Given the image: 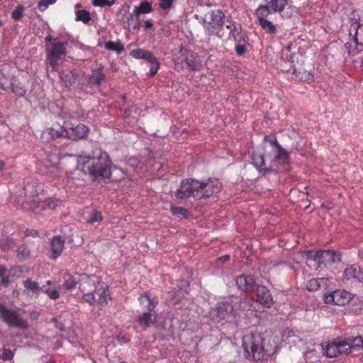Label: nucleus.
<instances>
[{"mask_svg": "<svg viewBox=\"0 0 363 363\" xmlns=\"http://www.w3.org/2000/svg\"><path fill=\"white\" fill-rule=\"evenodd\" d=\"M52 39V37L51 35H48L46 38H45V40L46 41H50Z\"/></svg>", "mask_w": 363, "mask_h": 363, "instance_id": "obj_63", "label": "nucleus"}, {"mask_svg": "<svg viewBox=\"0 0 363 363\" xmlns=\"http://www.w3.org/2000/svg\"><path fill=\"white\" fill-rule=\"evenodd\" d=\"M96 294L99 295L98 303L101 306L106 305L111 299L108 288L101 287L96 291Z\"/></svg>", "mask_w": 363, "mask_h": 363, "instance_id": "obj_30", "label": "nucleus"}, {"mask_svg": "<svg viewBox=\"0 0 363 363\" xmlns=\"http://www.w3.org/2000/svg\"><path fill=\"white\" fill-rule=\"evenodd\" d=\"M270 13H269L267 8L257 9L255 10V16L261 28L266 32L274 34L277 33V26L267 19Z\"/></svg>", "mask_w": 363, "mask_h": 363, "instance_id": "obj_12", "label": "nucleus"}, {"mask_svg": "<svg viewBox=\"0 0 363 363\" xmlns=\"http://www.w3.org/2000/svg\"><path fill=\"white\" fill-rule=\"evenodd\" d=\"M152 10L151 4L147 1H143L138 6L135 7L133 11L135 14L140 16L143 13H149Z\"/></svg>", "mask_w": 363, "mask_h": 363, "instance_id": "obj_32", "label": "nucleus"}, {"mask_svg": "<svg viewBox=\"0 0 363 363\" xmlns=\"http://www.w3.org/2000/svg\"><path fill=\"white\" fill-rule=\"evenodd\" d=\"M265 3L257 9H267L269 13H281L288 5V0H263Z\"/></svg>", "mask_w": 363, "mask_h": 363, "instance_id": "obj_16", "label": "nucleus"}, {"mask_svg": "<svg viewBox=\"0 0 363 363\" xmlns=\"http://www.w3.org/2000/svg\"><path fill=\"white\" fill-rule=\"evenodd\" d=\"M23 9L22 7L17 8L12 12V18L14 20L21 19L23 16Z\"/></svg>", "mask_w": 363, "mask_h": 363, "instance_id": "obj_53", "label": "nucleus"}, {"mask_svg": "<svg viewBox=\"0 0 363 363\" xmlns=\"http://www.w3.org/2000/svg\"><path fill=\"white\" fill-rule=\"evenodd\" d=\"M34 187H35V183L28 184L26 186V191L31 194V189H33Z\"/></svg>", "mask_w": 363, "mask_h": 363, "instance_id": "obj_57", "label": "nucleus"}, {"mask_svg": "<svg viewBox=\"0 0 363 363\" xmlns=\"http://www.w3.org/2000/svg\"><path fill=\"white\" fill-rule=\"evenodd\" d=\"M30 255V251L26 248H23L20 250L18 253V256L19 258L24 259L27 258Z\"/></svg>", "mask_w": 363, "mask_h": 363, "instance_id": "obj_55", "label": "nucleus"}, {"mask_svg": "<svg viewBox=\"0 0 363 363\" xmlns=\"http://www.w3.org/2000/svg\"><path fill=\"white\" fill-rule=\"evenodd\" d=\"M77 167L94 180L108 179L111 175V162L101 150H94L91 155L78 156Z\"/></svg>", "mask_w": 363, "mask_h": 363, "instance_id": "obj_1", "label": "nucleus"}, {"mask_svg": "<svg viewBox=\"0 0 363 363\" xmlns=\"http://www.w3.org/2000/svg\"><path fill=\"white\" fill-rule=\"evenodd\" d=\"M264 140L267 141L272 146V150H275L277 146H279L280 145L277 142V140L275 137H264Z\"/></svg>", "mask_w": 363, "mask_h": 363, "instance_id": "obj_49", "label": "nucleus"}, {"mask_svg": "<svg viewBox=\"0 0 363 363\" xmlns=\"http://www.w3.org/2000/svg\"><path fill=\"white\" fill-rule=\"evenodd\" d=\"M147 61L150 63V74L153 76L157 72L160 67V63L153 55H152Z\"/></svg>", "mask_w": 363, "mask_h": 363, "instance_id": "obj_38", "label": "nucleus"}, {"mask_svg": "<svg viewBox=\"0 0 363 363\" xmlns=\"http://www.w3.org/2000/svg\"><path fill=\"white\" fill-rule=\"evenodd\" d=\"M0 318L10 327L26 329L28 322L22 318L16 310H12L0 304Z\"/></svg>", "mask_w": 363, "mask_h": 363, "instance_id": "obj_8", "label": "nucleus"}, {"mask_svg": "<svg viewBox=\"0 0 363 363\" xmlns=\"http://www.w3.org/2000/svg\"><path fill=\"white\" fill-rule=\"evenodd\" d=\"M144 26L146 28H150L152 27V23L150 20H146L144 22Z\"/></svg>", "mask_w": 363, "mask_h": 363, "instance_id": "obj_58", "label": "nucleus"}, {"mask_svg": "<svg viewBox=\"0 0 363 363\" xmlns=\"http://www.w3.org/2000/svg\"><path fill=\"white\" fill-rule=\"evenodd\" d=\"M350 41L345 44L349 55L355 56L363 50V23L355 21L349 30Z\"/></svg>", "mask_w": 363, "mask_h": 363, "instance_id": "obj_4", "label": "nucleus"}, {"mask_svg": "<svg viewBox=\"0 0 363 363\" xmlns=\"http://www.w3.org/2000/svg\"><path fill=\"white\" fill-rule=\"evenodd\" d=\"M301 80H308L312 77V74L309 72L303 70V72H298V75H296Z\"/></svg>", "mask_w": 363, "mask_h": 363, "instance_id": "obj_54", "label": "nucleus"}, {"mask_svg": "<svg viewBox=\"0 0 363 363\" xmlns=\"http://www.w3.org/2000/svg\"><path fill=\"white\" fill-rule=\"evenodd\" d=\"M77 283H79L74 277H71L67 279L63 286L66 289L71 290L76 287Z\"/></svg>", "mask_w": 363, "mask_h": 363, "instance_id": "obj_43", "label": "nucleus"}, {"mask_svg": "<svg viewBox=\"0 0 363 363\" xmlns=\"http://www.w3.org/2000/svg\"><path fill=\"white\" fill-rule=\"evenodd\" d=\"M275 154V158L279 163L284 164L287 162L289 159L288 152L281 145L273 150Z\"/></svg>", "mask_w": 363, "mask_h": 363, "instance_id": "obj_31", "label": "nucleus"}, {"mask_svg": "<svg viewBox=\"0 0 363 363\" xmlns=\"http://www.w3.org/2000/svg\"><path fill=\"white\" fill-rule=\"evenodd\" d=\"M130 55L135 59H144L147 60L152 55L151 52L144 50L143 49H136L130 52Z\"/></svg>", "mask_w": 363, "mask_h": 363, "instance_id": "obj_37", "label": "nucleus"}, {"mask_svg": "<svg viewBox=\"0 0 363 363\" xmlns=\"http://www.w3.org/2000/svg\"><path fill=\"white\" fill-rule=\"evenodd\" d=\"M346 348L344 340L337 339L324 346L323 351L327 357H335L339 354H346Z\"/></svg>", "mask_w": 363, "mask_h": 363, "instance_id": "obj_14", "label": "nucleus"}, {"mask_svg": "<svg viewBox=\"0 0 363 363\" xmlns=\"http://www.w3.org/2000/svg\"><path fill=\"white\" fill-rule=\"evenodd\" d=\"M182 284V288H180V290H184L185 292H187L188 283L186 281H181Z\"/></svg>", "mask_w": 363, "mask_h": 363, "instance_id": "obj_59", "label": "nucleus"}, {"mask_svg": "<svg viewBox=\"0 0 363 363\" xmlns=\"http://www.w3.org/2000/svg\"><path fill=\"white\" fill-rule=\"evenodd\" d=\"M171 211H172V213H174V214H181L184 216H186L187 214V210L184 208L172 206Z\"/></svg>", "mask_w": 363, "mask_h": 363, "instance_id": "obj_51", "label": "nucleus"}, {"mask_svg": "<svg viewBox=\"0 0 363 363\" xmlns=\"http://www.w3.org/2000/svg\"><path fill=\"white\" fill-rule=\"evenodd\" d=\"M45 294L52 300H56L60 297V292L56 289L45 291Z\"/></svg>", "mask_w": 363, "mask_h": 363, "instance_id": "obj_52", "label": "nucleus"}, {"mask_svg": "<svg viewBox=\"0 0 363 363\" xmlns=\"http://www.w3.org/2000/svg\"><path fill=\"white\" fill-rule=\"evenodd\" d=\"M35 189V192L32 193L31 198L26 202V204L29 206V209L35 212H40L47 209H55L61 204V201L56 199L48 198L45 200H40L38 198L39 191Z\"/></svg>", "mask_w": 363, "mask_h": 363, "instance_id": "obj_7", "label": "nucleus"}, {"mask_svg": "<svg viewBox=\"0 0 363 363\" xmlns=\"http://www.w3.org/2000/svg\"><path fill=\"white\" fill-rule=\"evenodd\" d=\"M67 43H54L47 49V60L54 70H58V61L65 54Z\"/></svg>", "mask_w": 363, "mask_h": 363, "instance_id": "obj_9", "label": "nucleus"}, {"mask_svg": "<svg viewBox=\"0 0 363 363\" xmlns=\"http://www.w3.org/2000/svg\"><path fill=\"white\" fill-rule=\"evenodd\" d=\"M238 43L235 45V51L238 55H241L245 53V38L242 36H240L238 38V40H236Z\"/></svg>", "mask_w": 363, "mask_h": 363, "instance_id": "obj_41", "label": "nucleus"}, {"mask_svg": "<svg viewBox=\"0 0 363 363\" xmlns=\"http://www.w3.org/2000/svg\"><path fill=\"white\" fill-rule=\"evenodd\" d=\"M174 0H159V6L162 10H167L170 9Z\"/></svg>", "mask_w": 363, "mask_h": 363, "instance_id": "obj_47", "label": "nucleus"}, {"mask_svg": "<svg viewBox=\"0 0 363 363\" xmlns=\"http://www.w3.org/2000/svg\"><path fill=\"white\" fill-rule=\"evenodd\" d=\"M60 79L64 82L65 86H68L73 84L76 79V74L72 72L69 71L67 73L62 72L60 74Z\"/></svg>", "mask_w": 363, "mask_h": 363, "instance_id": "obj_36", "label": "nucleus"}, {"mask_svg": "<svg viewBox=\"0 0 363 363\" xmlns=\"http://www.w3.org/2000/svg\"><path fill=\"white\" fill-rule=\"evenodd\" d=\"M224 14L220 9L213 10L205 14L201 23L208 35H218L224 24Z\"/></svg>", "mask_w": 363, "mask_h": 363, "instance_id": "obj_5", "label": "nucleus"}, {"mask_svg": "<svg viewBox=\"0 0 363 363\" xmlns=\"http://www.w3.org/2000/svg\"><path fill=\"white\" fill-rule=\"evenodd\" d=\"M157 315L154 310L147 311L142 313L138 318L140 325L144 328H147L152 325L156 320Z\"/></svg>", "mask_w": 363, "mask_h": 363, "instance_id": "obj_22", "label": "nucleus"}, {"mask_svg": "<svg viewBox=\"0 0 363 363\" xmlns=\"http://www.w3.org/2000/svg\"><path fill=\"white\" fill-rule=\"evenodd\" d=\"M56 0H40L38 2V8L40 11H45L50 4H55Z\"/></svg>", "mask_w": 363, "mask_h": 363, "instance_id": "obj_46", "label": "nucleus"}, {"mask_svg": "<svg viewBox=\"0 0 363 363\" xmlns=\"http://www.w3.org/2000/svg\"><path fill=\"white\" fill-rule=\"evenodd\" d=\"M97 278L95 276L81 274L79 279V289L82 292L96 291V282Z\"/></svg>", "mask_w": 363, "mask_h": 363, "instance_id": "obj_18", "label": "nucleus"}, {"mask_svg": "<svg viewBox=\"0 0 363 363\" xmlns=\"http://www.w3.org/2000/svg\"><path fill=\"white\" fill-rule=\"evenodd\" d=\"M230 259V256L226 255L223 257H220L218 259L221 262H225L228 261Z\"/></svg>", "mask_w": 363, "mask_h": 363, "instance_id": "obj_60", "label": "nucleus"}, {"mask_svg": "<svg viewBox=\"0 0 363 363\" xmlns=\"http://www.w3.org/2000/svg\"><path fill=\"white\" fill-rule=\"evenodd\" d=\"M52 284V281L48 280L46 282V284L45 285H43V286H40V291H43V293L45 294V291H49L50 289L48 288L49 286H50Z\"/></svg>", "mask_w": 363, "mask_h": 363, "instance_id": "obj_56", "label": "nucleus"}, {"mask_svg": "<svg viewBox=\"0 0 363 363\" xmlns=\"http://www.w3.org/2000/svg\"><path fill=\"white\" fill-rule=\"evenodd\" d=\"M242 347L248 359L264 360L274 354L277 345L272 337H262L258 333H247L242 337Z\"/></svg>", "mask_w": 363, "mask_h": 363, "instance_id": "obj_2", "label": "nucleus"}, {"mask_svg": "<svg viewBox=\"0 0 363 363\" xmlns=\"http://www.w3.org/2000/svg\"><path fill=\"white\" fill-rule=\"evenodd\" d=\"M140 305L143 306L147 311H152L155 308V303L147 294H143L139 298Z\"/></svg>", "mask_w": 363, "mask_h": 363, "instance_id": "obj_33", "label": "nucleus"}, {"mask_svg": "<svg viewBox=\"0 0 363 363\" xmlns=\"http://www.w3.org/2000/svg\"><path fill=\"white\" fill-rule=\"evenodd\" d=\"M116 3V0H93L92 4L95 6L104 7L106 6H112Z\"/></svg>", "mask_w": 363, "mask_h": 363, "instance_id": "obj_42", "label": "nucleus"}, {"mask_svg": "<svg viewBox=\"0 0 363 363\" xmlns=\"http://www.w3.org/2000/svg\"><path fill=\"white\" fill-rule=\"evenodd\" d=\"M235 283L241 291H251L255 287V281L252 277L240 275L235 279Z\"/></svg>", "mask_w": 363, "mask_h": 363, "instance_id": "obj_20", "label": "nucleus"}, {"mask_svg": "<svg viewBox=\"0 0 363 363\" xmlns=\"http://www.w3.org/2000/svg\"><path fill=\"white\" fill-rule=\"evenodd\" d=\"M91 20L90 13L86 10H80L76 13V21L88 23Z\"/></svg>", "mask_w": 363, "mask_h": 363, "instance_id": "obj_39", "label": "nucleus"}, {"mask_svg": "<svg viewBox=\"0 0 363 363\" xmlns=\"http://www.w3.org/2000/svg\"><path fill=\"white\" fill-rule=\"evenodd\" d=\"M10 281L9 276L7 274V269L0 265V284L7 286Z\"/></svg>", "mask_w": 363, "mask_h": 363, "instance_id": "obj_40", "label": "nucleus"}, {"mask_svg": "<svg viewBox=\"0 0 363 363\" xmlns=\"http://www.w3.org/2000/svg\"><path fill=\"white\" fill-rule=\"evenodd\" d=\"M67 138L72 140L84 138L89 132V128L84 124L74 125L69 121H65Z\"/></svg>", "mask_w": 363, "mask_h": 363, "instance_id": "obj_13", "label": "nucleus"}, {"mask_svg": "<svg viewBox=\"0 0 363 363\" xmlns=\"http://www.w3.org/2000/svg\"><path fill=\"white\" fill-rule=\"evenodd\" d=\"M83 293V299L89 304H93L96 301V298L92 291H86Z\"/></svg>", "mask_w": 363, "mask_h": 363, "instance_id": "obj_45", "label": "nucleus"}, {"mask_svg": "<svg viewBox=\"0 0 363 363\" xmlns=\"http://www.w3.org/2000/svg\"><path fill=\"white\" fill-rule=\"evenodd\" d=\"M122 9L124 11H128V9H129V6L128 5H125L124 4L123 6H122Z\"/></svg>", "mask_w": 363, "mask_h": 363, "instance_id": "obj_62", "label": "nucleus"}, {"mask_svg": "<svg viewBox=\"0 0 363 363\" xmlns=\"http://www.w3.org/2000/svg\"><path fill=\"white\" fill-rule=\"evenodd\" d=\"M328 281L329 279L325 277L311 279L307 284V289L311 291H315L321 286H327Z\"/></svg>", "mask_w": 363, "mask_h": 363, "instance_id": "obj_26", "label": "nucleus"}, {"mask_svg": "<svg viewBox=\"0 0 363 363\" xmlns=\"http://www.w3.org/2000/svg\"><path fill=\"white\" fill-rule=\"evenodd\" d=\"M186 62L189 67H190L193 70H197L201 66L199 57L196 55H194L191 52H189L187 54L186 57Z\"/></svg>", "mask_w": 363, "mask_h": 363, "instance_id": "obj_29", "label": "nucleus"}, {"mask_svg": "<svg viewBox=\"0 0 363 363\" xmlns=\"http://www.w3.org/2000/svg\"><path fill=\"white\" fill-rule=\"evenodd\" d=\"M104 48L108 50H113L120 54L124 50L123 45L119 42L108 41L104 45Z\"/></svg>", "mask_w": 363, "mask_h": 363, "instance_id": "obj_35", "label": "nucleus"}, {"mask_svg": "<svg viewBox=\"0 0 363 363\" xmlns=\"http://www.w3.org/2000/svg\"><path fill=\"white\" fill-rule=\"evenodd\" d=\"M215 191V182L207 180L200 182L193 179L182 181L176 196L179 199H186L190 196L195 199L208 198Z\"/></svg>", "mask_w": 363, "mask_h": 363, "instance_id": "obj_3", "label": "nucleus"}, {"mask_svg": "<svg viewBox=\"0 0 363 363\" xmlns=\"http://www.w3.org/2000/svg\"><path fill=\"white\" fill-rule=\"evenodd\" d=\"M105 79V74L103 67H99L93 69L91 74L89 77V82L91 84L99 85Z\"/></svg>", "mask_w": 363, "mask_h": 363, "instance_id": "obj_24", "label": "nucleus"}, {"mask_svg": "<svg viewBox=\"0 0 363 363\" xmlns=\"http://www.w3.org/2000/svg\"><path fill=\"white\" fill-rule=\"evenodd\" d=\"M344 344L346 345V354L353 352H359L363 350V337L357 336L348 340H344Z\"/></svg>", "mask_w": 363, "mask_h": 363, "instance_id": "obj_21", "label": "nucleus"}, {"mask_svg": "<svg viewBox=\"0 0 363 363\" xmlns=\"http://www.w3.org/2000/svg\"><path fill=\"white\" fill-rule=\"evenodd\" d=\"M139 16L134 13V11L129 16L125 23V28L129 30L138 31L140 29Z\"/></svg>", "mask_w": 363, "mask_h": 363, "instance_id": "obj_25", "label": "nucleus"}, {"mask_svg": "<svg viewBox=\"0 0 363 363\" xmlns=\"http://www.w3.org/2000/svg\"><path fill=\"white\" fill-rule=\"evenodd\" d=\"M308 258L313 259L319 263H333L339 259V256L333 251L323 250L315 252H309Z\"/></svg>", "mask_w": 363, "mask_h": 363, "instance_id": "obj_15", "label": "nucleus"}, {"mask_svg": "<svg viewBox=\"0 0 363 363\" xmlns=\"http://www.w3.org/2000/svg\"><path fill=\"white\" fill-rule=\"evenodd\" d=\"M5 167V162L2 160H0V170H3Z\"/></svg>", "mask_w": 363, "mask_h": 363, "instance_id": "obj_61", "label": "nucleus"}, {"mask_svg": "<svg viewBox=\"0 0 363 363\" xmlns=\"http://www.w3.org/2000/svg\"><path fill=\"white\" fill-rule=\"evenodd\" d=\"M13 357V352L9 349L4 348L1 359L4 361L11 360Z\"/></svg>", "mask_w": 363, "mask_h": 363, "instance_id": "obj_48", "label": "nucleus"}, {"mask_svg": "<svg viewBox=\"0 0 363 363\" xmlns=\"http://www.w3.org/2000/svg\"><path fill=\"white\" fill-rule=\"evenodd\" d=\"M24 291L23 294L26 296H30V292L33 294H37L40 291V285L38 282L32 281L28 279L23 281Z\"/></svg>", "mask_w": 363, "mask_h": 363, "instance_id": "obj_27", "label": "nucleus"}, {"mask_svg": "<svg viewBox=\"0 0 363 363\" xmlns=\"http://www.w3.org/2000/svg\"><path fill=\"white\" fill-rule=\"evenodd\" d=\"M102 220L101 215L98 211H93L90 218L87 220L89 223L93 224L94 223H98Z\"/></svg>", "mask_w": 363, "mask_h": 363, "instance_id": "obj_44", "label": "nucleus"}, {"mask_svg": "<svg viewBox=\"0 0 363 363\" xmlns=\"http://www.w3.org/2000/svg\"><path fill=\"white\" fill-rule=\"evenodd\" d=\"M67 134L65 121L62 125H60L59 123H55L52 126L45 128L42 132L41 140L44 142H49L51 140L61 137L67 138Z\"/></svg>", "mask_w": 363, "mask_h": 363, "instance_id": "obj_11", "label": "nucleus"}, {"mask_svg": "<svg viewBox=\"0 0 363 363\" xmlns=\"http://www.w3.org/2000/svg\"><path fill=\"white\" fill-rule=\"evenodd\" d=\"M345 279L350 283L359 282L363 280V272L357 265L347 267L343 272Z\"/></svg>", "mask_w": 363, "mask_h": 363, "instance_id": "obj_17", "label": "nucleus"}, {"mask_svg": "<svg viewBox=\"0 0 363 363\" xmlns=\"http://www.w3.org/2000/svg\"><path fill=\"white\" fill-rule=\"evenodd\" d=\"M65 241L60 237H55L51 241V255L53 259H57L64 248Z\"/></svg>", "mask_w": 363, "mask_h": 363, "instance_id": "obj_23", "label": "nucleus"}, {"mask_svg": "<svg viewBox=\"0 0 363 363\" xmlns=\"http://www.w3.org/2000/svg\"><path fill=\"white\" fill-rule=\"evenodd\" d=\"M11 90L18 96H23L26 94V89L21 85L17 79L13 78L11 82Z\"/></svg>", "mask_w": 363, "mask_h": 363, "instance_id": "obj_34", "label": "nucleus"}, {"mask_svg": "<svg viewBox=\"0 0 363 363\" xmlns=\"http://www.w3.org/2000/svg\"><path fill=\"white\" fill-rule=\"evenodd\" d=\"M253 163L255 164V165L259 168V169H262V167L264 166V157L262 155H259L257 157H254L253 158Z\"/></svg>", "mask_w": 363, "mask_h": 363, "instance_id": "obj_50", "label": "nucleus"}, {"mask_svg": "<svg viewBox=\"0 0 363 363\" xmlns=\"http://www.w3.org/2000/svg\"><path fill=\"white\" fill-rule=\"evenodd\" d=\"M238 298L231 301V302L218 303L216 308L210 311V317L213 321H220L225 318H235L238 314Z\"/></svg>", "mask_w": 363, "mask_h": 363, "instance_id": "obj_6", "label": "nucleus"}, {"mask_svg": "<svg viewBox=\"0 0 363 363\" xmlns=\"http://www.w3.org/2000/svg\"><path fill=\"white\" fill-rule=\"evenodd\" d=\"M360 67L362 69V70L363 71V59L361 61V65H360Z\"/></svg>", "mask_w": 363, "mask_h": 363, "instance_id": "obj_64", "label": "nucleus"}, {"mask_svg": "<svg viewBox=\"0 0 363 363\" xmlns=\"http://www.w3.org/2000/svg\"><path fill=\"white\" fill-rule=\"evenodd\" d=\"M226 28L229 30V37L233 38L235 40L241 35H240V26L235 22L228 21L225 26Z\"/></svg>", "mask_w": 363, "mask_h": 363, "instance_id": "obj_28", "label": "nucleus"}, {"mask_svg": "<svg viewBox=\"0 0 363 363\" xmlns=\"http://www.w3.org/2000/svg\"><path fill=\"white\" fill-rule=\"evenodd\" d=\"M257 301L267 308L273 304L272 296L269 291L263 286H259L257 288Z\"/></svg>", "mask_w": 363, "mask_h": 363, "instance_id": "obj_19", "label": "nucleus"}, {"mask_svg": "<svg viewBox=\"0 0 363 363\" xmlns=\"http://www.w3.org/2000/svg\"><path fill=\"white\" fill-rule=\"evenodd\" d=\"M354 297V295L345 290L339 289L331 293L324 294V301L326 303H333L337 306H343L348 303Z\"/></svg>", "mask_w": 363, "mask_h": 363, "instance_id": "obj_10", "label": "nucleus"}]
</instances>
